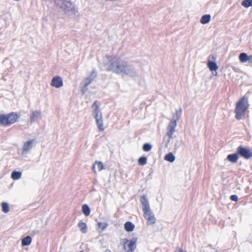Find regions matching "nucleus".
<instances>
[{
	"label": "nucleus",
	"mask_w": 252,
	"mask_h": 252,
	"mask_svg": "<svg viewBox=\"0 0 252 252\" xmlns=\"http://www.w3.org/2000/svg\"><path fill=\"white\" fill-rule=\"evenodd\" d=\"M96 165L97 166V169L98 171H101L104 168V166L103 163L101 161H96L94 164L93 165V168H94V166Z\"/></svg>",
	"instance_id": "nucleus-24"
},
{
	"label": "nucleus",
	"mask_w": 252,
	"mask_h": 252,
	"mask_svg": "<svg viewBox=\"0 0 252 252\" xmlns=\"http://www.w3.org/2000/svg\"><path fill=\"white\" fill-rule=\"evenodd\" d=\"M20 117L15 112H11L7 114L0 115V125H10L16 123Z\"/></svg>",
	"instance_id": "nucleus-5"
},
{
	"label": "nucleus",
	"mask_w": 252,
	"mask_h": 252,
	"mask_svg": "<svg viewBox=\"0 0 252 252\" xmlns=\"http://www.w3.org/2000/svg\"><path fill=\"white\" fill-rule=\"evenodd\" d=\"M249 106L248 96L244 95L236 104L235 110V118L237 120L241 119L242 117L245 114V112Z\"/></svg>",
	"instance_id": "nucleus-4"
},
{
	"label": "nucleus",
	"mask_w": 252,
	"mask_h": 252,
	"mask_svg": "<svg viewBox=\"0 0 252 252\" xmlns=\"http://www.w3.org/2000/svg\"><path fill=\"white\" fill-rule=\"evenodd\" d=\"M239 59L240 61L242 63L249 62L250 63H252V56H248L245 53H242L240 54Z\"/></svg>",
	"instance_id": "nucleus-13"
},
{
	"label": "nucleus",
	"mask_w": 252,
	"mask_h": 252,
	"mask_svg": "<svg viewBox=\"0 0 252 252\" xmlns=\"http://www.w3.org/2000/svg\"><path fill=\"white\" fill-rule=\"evenodd\" d=\"M32 242V238L29 236H26L22 240V245L23 246H28L31 244Z\"/></svg>",
	"instance_id": "nucleus-18"
},
{
	"label": "nucleus",
	"mask_w": 252,
	"mask_h": 252,
	"mask_svg": "<svg viewBox=\"0 0 252 252\" xmlns=\"http://www.w3.org/2000/svg\"><path fill=\"white\" fill-rule=\"evenodd\" d=\"M137 238H133L130 240L127 239H124V249L126 252H133L136 247Z\"/></svg>",
	"instance_id": "nucleus-6"
},
{
	"label": "nucleus",
	"mask_w": 252,
	"mask_h": 252,
	"mask_svg": "<svg viewBox=\"0 0 252 252\" xmlns=\"http://www.w3.org/2000/svg\"><path fill=\"white\" fill-rule=\"evenodd\" d=\"M41 117V112L40 111H34L33 112L31 116V121H35L38 119H40Z\"/></svg>",
	"instance_id": "nucleus-15"
},
{
	"label": "nucleus",
	"mask_w": 252,
	"mask_h": 252,
	"mask_svg": "<svg viewBox=\"0 0 252 252\" xmlns=\"http://www.w3.org/2000/svg\"><path fill=\"white\" fill-rule=\"evenodd\" d=\"M22 173L20 172L14 171L11 173V178L13 180H18L21 177Z\"/></svg>",
	"instance_id": "nucleus-23"
},
{
	"label": "nucleus",
	"mask_w": 252,
	"mask_h": 252,
	"mask_svg": "<svg viewBox=\"0 0 252 252\" xmlns=\"http://www.w3.org/2000/svg\"><path fill=\"white\" fill-rule=\"evenodd\" d=\"M92 108L94 109V118L96 121V124L97 126H102V119L101 114L98 108L99 106L97 103V101H95L94 103Z\"/></svg>",
	"instance_id": "nucleus-7"
},
{
	"label": "nucleus",
	"mask_w": 252,
	"mask_h": 252,
	"mask_svg": "<svg viewBox=\"0 0 252 252\" xmlns=\"http://www.w3.org/2000/svg\"><path fill=\"white\" fill-rule=\"evenodd\" d=\"M238 196L236 195H232L230 196V199L232 201H237L238 200Z\"/></svg>",
	"instance_id": "nucleus-31"
},
{
	"label": "nucleus",
	"mask_w": 252,
	"mask_h": 252,
	"mask_svg": "<svg viewBox=\"0 0 252 252\" xmlns=\"http://www.w3.org/2000/svg\"><path fill=\"white\" fill-rule=\"evenodd\" d=\"M106 60L110 63L109 64H107L106 69L108 71L123 76L133 77L137 75L135 68L124 60L111 57H106ZM104 63L107 65L106 62Z\"/></svg>",
	"instance_id": "nucleus-1"
},
{
	"label": "nucleus",
	"mask_w": 252,
	"mask_h": 252,
	"mask_svg": "<svg viewBox=\"0 0 252 252\" xmlns=\"http://www.w3.org/2000/svg\"><path fill=\"white\" fill-rule=\"evenodd\" d=\"M104 252H111L110 250L107 249L104 251Z\"/></svg>",
	"instance_id": "nucleus-34"
},
{
	"label": "nucleus",
	"mask_w": 252,
	"mask_h": 252,
	"mask_svg": "<svg viewBox=\"0 0 252 252\" xmlns=\"http://www.w3.org/2000/svg\"><path fill=\"white\" fill-rule=\"evenodd\" d=\"M98 225L101 230L103 231L107 227L108 224L106 222H98Z\"/></svg>",
	"instance_id": "nucleus-30"
},
{
	"label": "nucleus",
	"mask_w": 252,
	"mask_h": 252,
	"mask_svg": "<svg viewBox=\"0 0 252 252\" xmlns=\"http://www.w3.org/2000/svg\"><path fill=\"white\" fill-rule=\"evenodd\" d=\"M78 225L82 233H87V225L85 223L83 222H79Z\"/></svg>",
	"instance_id": "nucleus-21"
},
{
	"label": "nucleus",
	"mask_w": 252,
	"mask_h": 252,
	"mask_svg": "<svg viewBox=\"0 0 252 252\" xmlns=\"http://www.w3.org/2000/svg\"><path fill=\"white\" fill-rule=\"evenodd\" d=\"M175 252H187L186 251H184L181 248L177 247V248H176V249L175 250Z\"/></svg>",
	"instance_id": "nucleus-32"
},
{
	"label": "nucleus",
	"mask_w": 252,
	"mask_h": 252,
	"mask_svg": "<svg viewBox=\"0 0 252 252\" xmlns=\"http://www.w3.org/2000/svg\"><path fill=\"white\" fill-rule=\"evenodd\" d=\"M147 162V158L145 157H140L138 160V163L140 165H144Z\"/></svg>",
	"instance_id": "nucleus-25"
},
{
	"label": "nucleus",
	"mask_w": 252,
	"mask_h": 252,
	"mask_svg": "<svg viewBox=\"0 0 252 252\" xmlns=\"http://www.w3.org/2000/svg\"><path fill=\"white\" fill-rule=\"evenodd\" d=\"M182 114V109L180 108L177 110L176 113L173 114L172 120L169 126H176L177 121L180 118Z\"/></svg>",
	"instance_id": "nucleus-10"
},
{
	"label": "nucleus",
	"mask_w": 252,
	"mask_h": 252,
	"mask_svg": "<svg viewBox=\"0 0 252 252\" xmlns=\"http://www.w3.org/2000/svg\"><path fill=\"white\" fill-rule=\"evenodd\" d=\"M1 207H2V211L5 213H7L9 212V206L8 204L6 202H3L1 203Z\"/></svg>",
	"instance_id": "nucleus-27"
},
{
	"label": "nucleus",
	"mask_w": 252,
	"mask_h": 252,
	"mask_svg": "<svg viewBox=\"0 0 252 252\" xmlns=\"http://www.w3.org/2000/svg\"><path fill=\"white\" fill-rule=\"evenodd\" d=\"M34 143V139L30 140L24 142L22 149V155L28 154L33 147Z\"/></svg>",
	"instance_id": "nucleus-9"
},
{
	"label": "nucleus",
	"mask_w": 252,
	"mask_h": 252,
	"mask_svg": "<svg viewBox=\"0 0 252 252\" xmlns=\"http://www.w3.org/2000/svg\"><path fill=\"white\" fill-rule=\"evenodd\" d=\"M98 128L99 130L100 131H103L104 129V127H98Z\"/></svg>",
	"instance_id": "nucleus-33"
},
{
	"label": "nucleus",
	"mask_w": 252,
	"mask_h": 252,
	"mask_svg": "<svg viewBox=\"0 0 252 252\" xmlns=\"http://www.w3.org/2000/svg\"><path fill=\"white\" fill-rule=\"evenodd\" d=\"M238 156L237 154L228 155L227 159L232 163H236L238 161Z\"/></svg>",
	"instance_id": "nucleus-14"
},
{
	"label": "nucleus",
	"mask_w": 252,
	"mask_h": 252,
	"mask_svg": "<svg viewBox=\"0 0 252 252\" xmlns=\"http://www.w3.org/2000/svg\"><path fill=\"white\" fill-rule=\"evenodd\" d=\"M242 5L245 7H249L252 6V0H244L242 2Z\"/></svg>",
	"instance_id": "nucleus-26"
},
{
	"label": "nucleus",
	"mask_w": 252,
	"mask_h": 252,
	"mask_svg": "<svg viewBox=\"0 0 252 252\" xmlns=\"http://www.w3.org/2000/svg\"><path fill=\"white\" fill-rule=\"evenodd\" d=\"M237 152L239 155L246 159H249L252 157V152L251 151L242 146L238 147Z\"/></svg>",
	"instance_id": "nucleus-8"
},
{
	"label": "nucleus",
	"mask_w": 252,
	"mask_h": 252,
	"mask_svg": "<svg viewBox=\"0 0 252 252\" xmlns=\"http://www.w3.org/2000/svg\"><path fill=\"white\" fill-rule=\"evenodd\" d=\"M97 73L95 70H93L91 73L85 80L84 86V90H87V87L91 84L92 81L96 77Z\"/></svg>",
	"instance_id": "nucleus-11"
},
{
	"label": "nucleus",
	"mask_w": 252,
	"mask_h": 252,
	"mask_svg": "<svg viewBox=\"0 0 252 252\" xmlns=\"http://www.w3.org/2000/svg\"><path fill=\"white\" fill-rule=\"evenodd\" d=\"M80 252H82V251H81Z\"/></svg>",
	"instance_id": "nucleus-37"
},
{
	"label": "nucleus",
	"mask_w": 252,
	"mask_h": 252,
	"mask_svg": "<svg viewBox=\"0 0 252 252\" xmlns=\"http://www.w3.org/2000/svg\"><path fill=\"white\" fill-rule=\"evenodd\" d=\"M140 202L142 205L143 216L147 220V224L151 225L154 224L156 221V218L153 213L150 210L148 200L145 195L141 196Z\"/></svg>",
	"instance_id": "nucleus-2"
},
{
	"label": "nucleus",
	"mask_w": 252,
	"mask_h": 252,
	"mask_svg": "<svg viewBox=\"0 0 252 252\" xmlns=\"http://www.w3.org/2000/svg\"><path fill=\"white\" fill-rule=\"evenodd\" d=\"M216 252V251H215V252Z\"/></svg>",
	"instance_id": "nucleus-36"
},
{
	"label": "nucleus",
	"mask_w": 252,
	"mask_h": 252,
	"mask_svg": "<svg viewBox=\"0 0 252 252\" xmlns=\"http://www.w3.org/2000/svg\"><path fill=\"white\" fill-rule=\"evenodd\" d=\"M164 159L166 161L172 162L175 160V157L172 153H169L165 156Z\"/></svg>",
	"instance_id": "nucleus-20"
},
{
	"label": "nucleus",
	"mask_w": 252,
	"mask_h": 252,
	"mask_svg": "<svg viewBox=\"0 0 252 252\" xmlns=\"http://www.w3.org/2000/svg\"><path fill=\"white\" fill-rule=\"evenodd\" d=\"M151 148V145L148 143H145L143 146V150L145 152H148L150 151Z\"/></svg>",
	"instance_id": "nucleus-29"
},
{
	"label": "nucleus",
	"mask_w": 252,
	"mask_h": 252,
	"mask_svg": "<svg viewBox=\"0 0 252 252\" xmlns=\"http://www.w3.org/2000/svg\"><path fill=\"white\" fill-rule=\"evenodd\" d=\"M207 65L211 71H216L219 68L217 63L212 61L208 62Z\"/></svg>",
	"instance_id": "nucleus-17"
},
{
	"label": "nucleus",
	"mask_w": 252,
	"mask_h": 252,
	"mask_svg": "<svg viewBox=\"0 0 252 252\" xmlns=\"http://www.w3.org/2000/svg\"><path fill=\"white\" fill-rule=\"evenodd\" d=\"M211 19V16L209 14L203 15L200 20V22L202 24H206L208 23Z\"/></svg>",
	"instance_id": "nucleus-19"
},
{
	"label": "nucleus",
	"mask_w": 252,
	"mask_h": 252,
	"mask_svg": "<svg viewBox=\"0 0 252 252\" xmlns=\"http://www.w3.org/2000/svg\"><path fill=\"white\" fill-rule=\"evenodd\" d=\"M208 247H210V248H212V245H209Z\"/></svg>",
	"instance_id": "nucleus-35"
},
{
	"label": "nucleus",
	"mask_w": 252,
	"mask_h": 252,
	"mask_svg": "<svg viewBox=\"0 0 252 252\" xmlns=\"http://www.w3.org/2000/svg\"><path fill=\"white\" fill-rule=\"evenodd\" d=\"M175 127H169L167 135L168 136V137L170 139L172 138L173 134L175 132Z\"/></svg>",
	"instance_id": "nucleus-28"
},
{
	"label": "nucleus",
	"mask_w": 252,
	"mask_h": 252,
	"mask_svg": "<svg viewBox=\"0 0 252 252\" xmlns=\"http://www.w3.org/2000/svg\"><path fill=\"white\" fill-rule=\"evenodd\" d=\"M51 85L56 88H59L62 87L63 82L62 78L59 76L53 77L51 82Z\"/></svg>",
	"instance_id": "nucleus-12"
},
{
	"label": "nucleus",
	"mask_w": 252,
	"mask_h": 252,
	"mask_svg": "<svg viewBox=\"0 0 252 252\" xmlns=\"http://www.w3.org/2000/svg\"><path fill=\"white\" fill-rule=\"evenodd\" d=\"M82 212L83 214L86 216H88L90 214V209L87 204H84L82 207Z\"/></svg>",
	"instance_id": "nucleus-22"
},
{
	"label": "nucleus",
	"mask_w": 252,
	"mask_h": 252,
	"mask_svg": "<svg viewBox=\"0 0 252 252\" xmlns=\"http://www.w3.org/2000/svg\"><path fill=\"white\" fill-rule=\"evenodd\" d=\"M125 229L128 232H131L133 230L134 228V225L130 221H127L124 225Z\"/></svg>",
	"instance_id": "nucleus-16"
},
{
	"label": "nucleus",
	"mask_w": 252,
	"mask_h": 252,
	"mask_svg": "<svg viewBox=\"0 0 252 252\" xmlns=\"http://www.w3.org/2000/svg\"><path fill=\"white\" fill-rule=\"evenodd\" d=\"M55 2L60 6L66 15L75 16L78 13V9L70 0H55Z\"/></svg>",
	"instance_id": "nucleus-3"
}]
</instances>
